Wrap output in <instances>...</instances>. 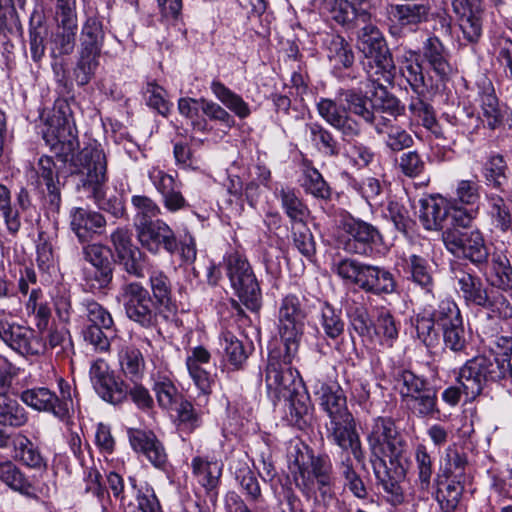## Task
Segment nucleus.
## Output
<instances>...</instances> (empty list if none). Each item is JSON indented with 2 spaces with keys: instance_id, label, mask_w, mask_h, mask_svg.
<instances>
[{
  "instance_id": "nucleus-24",
  "label": "nucleus",
  "mask_w": 512,
  "mask_h": 512,
  "mask_svg": "<svg viewBox=\"0 0 512 512\" xmlns=\"http://www.w3.org/2000/svg\"><path fill=\"white\" fill-rule=\"evenodd\" d=\"M121 291L122 302L128 319L141 328H155L162 313L153 302L150 291L139 281L125 283Z\"/></svg>"
},
{
  "instance_id": "nucleus-55",
  "label": "nucleus",
  "mask_w": 512,
  "mask_h": 512,
  "mask_svg": "<svg viewBox=\"0 0 512 512\" xmlns=\"http://www.w3.org/2000/svg\"><path fill=\"white\" fill-rule=\"evenodd\" d=\"M353 456L349 453L341 456V461L338 463L340 475L344 480V487L358 499H366L369 495L364 480L356 471L353 464Z\"/></svg>"
},
{
  "instance_id": "nucleus-5",
  "label": "nucleus",
  "mask_w": 512,
  "mask_h": 512,
  "mask_svg": "<svg viewBox=\"0 0 512 512\" xmlns=\"http://www.w3.org/2000/svg\"><path fill=\"white\" fill-rule=\"evenodd\" d=\"M294 359L267 360L264 376L268 397L276 407L283 401V421L301 431L311 423L314 406Z\"/></svg>"
},
{
  "instance_id": "nucleus-3",
  "label": "nucleus",
  "mask_w": 512,
  "mask_h": 512,
  "mask_svg": "<svg viewBox=\"0 0 512 512\" xmlns=\"http://www.w3.org/2000/svg\"><path fill=\"white\" fill-rule=\"evenodd\" d=\"M410 323L416 338L427 349L438 347L442 341L443 350L462 354L470 344L463 313L452 296L418 307Z\"/></svg>"
},
{
  "instance_id": "nucleus-54",
  "label": "nucleus",
  "mask_w": 512,
  "mask_h": 512,
  "mask_svg": "<svg viewBox=\"0 0 512 512\" xmlns=\"http://www.w3.org/2000/svg\"><path fill=\"white\" fill-rule=\"evenodd\" d=\"M468 465V456L465 452L454 450L448 452L445 458L444 466H441L434 479V485L438 486L441 492V486L445 485L449 478L466 479V466Z\"/></svg>"
},
{
  "instance_id": "nucleus-40",
  "label": "nucleus",
  "mask_w": 512,
  "mask_h": 512,
  "mask_svg": "<svg viewBox=\"0 0 512 512\" xmlns=\"http://www.w3.org/2000/svg\"><path fill=\"white\" fill-rule=\"evenodd\" d=\"M220 347L223 351V362L232 370L243 368L249 355L254 350L251 341L243 342L231 331H224L219 337Z\"/></svg>"
},
{
  "instance_id": "nucleus-61",
  "label": "nucleus",
  "mask_w": 512,
  "mask_h": 512,
  "mask_svg": "<svg viewBox=\"0 0 512 512\" xmlns=\"http://www.w3.org/2000/svg\"><path fill=\"white\" fill-rule=\"evenodd\" d=\"M342 175L346 178L347 188L368 203L375 201L383 192V183L376 177L369 176L359 180L348 172H344Z\"/></svg>"
},
{
  "instance_id": "nucleus-2",
  "label": "nucleus",
  "mask_w": 512,
  "mask_h": 512,
  "mask_svg": "<svg viewBox=\"0 0 512 512\" xmlns=\"http://www.w3.org/2000/svg\"><path fill=\"white\" fill-rule=\"evenodd\" d=\"M366 441L377 484L388 494L402 495L400 483L405 480L412 460L408 440L396 420L390 416L374 418Z\"/></svg>"
},
{
  "instance_id": "nucleus-48",
  "label": "nucleus",
  "mask_w": 512,
  "mask_h": 512,
  "mask_svg": "<svg viewBox=\"0 0 512 512\" xmlns=\"http://www.w3.org/2000/svg\"><path fill=\"white\" fill-rule=\"evenodd\" d=\"M306 130L309 131L311 145L319 154L327 158L340 156L342 145L332 131L317 121L306 123Z\"/></svg>"
},
{
  "instance_id": "nucleus-22",
  "label": "nucleus",
  "mask_w": 512,
  "mask_h": 512,
  "mask_svg": "<svg viewBox=\"0 0 512 512\" xmlns=\"http://www.w3.org/2000/svg\"><path fill=\"white\" fill-rule=\"evenodd\" d=\"M473 91L483 128L491 131L512 130V109L500 102L492 81L486 76L480 77L475 82Z\"/></svg>"
},
{
  "instance_id": "nucleus-45",
  "label": "nucleus",
  "mask_w": 512,
  "mask_h": 512,
  "mask_svg": "<svg viewBox=\"0 0 512 512\" xmlns=\"http://www.w3.org/2000/svg\"><path fill=\"white\" fill-rule=\"evenodd\" d=\"M400 327V322L390 309L385 306L378 307L369 341L377 340L381 345L392 347L399 337Z\"/></svg>"
},
{
  "instance_id": "nucleus-14",
  "label": "nucleus",
  "mask_w": 512,
  "mask_h": 512,
  "mask_svg": "<svg viewBox=\"0 0 512 512\" xmlns=\"http://www.w3.org/2000/svg\"><path fill=\"white\" fill-rule=\"evenodd\" d=\"M135 230L142 248L152 254L167 253L172 256L180 253L182 261L187 264L194 263L197 258L195 237L186 232L178 239L174 230L162 219L156 218Z\"/></svg>"
},
{
  "instance_id": "nucleus-58",
  "label": "nucleus",
  "mask_w": 512,
  "mask_h": 512,
  "mask_svg": "<svg viewBox=\"0 0 512 512\" xmlns=\"http://www.w3.org/2000/svg\"><path fill=\"white\" fill-rule=\"evenodd\" d=\"M438 392L439 388L428 391L425 395L415 399H409V402L406 403L408 410L419 419H438L441 414L438 406Z\"/></svg>"
},
{
  "instance_id": "nucleus-47",
  "label": "nucleus",
  "mask_w": 512,
  "mask_h": 512,
  "mask_svg": "<svg viewBox=\"0 0 512 512\" xmlns=\"http://www.w3.org/2000/svg\"><path fill=\"white\" fill-rule=\"evenodd\" d=\"M317 317L325 338L338 343L346 330L342 308L336 307L329 301H323L320 303Z\"/></svg>"
},
{
  "instance_id": "nucleus-41",
  "label": "nucleus",
  "mask_w": 512,
  "mask_h": 512,
  "mask_svg": "<svg viewBox=\"0 0 512 512\" xmlns=\"http://www.w3.org/2000/svg\"><path fill=\"white\" fill-rule=\"evenodd\" d=\"M345 314L348 320V323H346L347 331L354 346L355 335L362 340L371 339L375 316L371 315L366 304L353 302L345 307Z\"/></svg>"
},
{
  "instance_id": "nucleus-21",
  "label": "nucleus",
  "mask_w": 512,
  "mask_h": 512,
  "mask_svg": "<svg viewBox=\"0 0 512 512\" xmlns=\"http://www.w3.org/2000/svg\"><path fill=\"white\" fill-rule=\"evenodd\" d=\"M357 48L362 54L363 69L369 77L377 76L373 81L394 80L397 66L385 37L377 28L372 27L370 33H364L358 40Z\"/></svg>"
},
{
  "instance_id": "nucleus-30",
  "label": "nucleus",
  "mask_w": 512,
  "mask_h": 512,
  "mask_svg": "<svg viewBox=\"0 0 512 512\" xmlns=\"http://www.w3.org/2000/svg\"><path fill=\"white\" fill-rule=\"evenodd\" d=\"M70 230L82 246L92 245L91 242L106 230V219L98 211L90 208L74 207L70 210Z\"/></svg>"
},
{
  "instance_id": "nucleus-4",
  "label": "nucleus",
  "mask_w": 512,
  "mask_h": 512,
  "mask_svg": "<svg viewBox=\"0 0 512 512\" xmlns=\"http://www.w3.org/2000/svg\"><path fill=\"white\" fill-rule=\"evenodd\" d=\"M398 64L403 78L419 95L444 91L457 72L450 50L435 34L428 36L418 49L404 50Z\"/></svg>"
},
{
  "instance_id": "nucleus-17",
  "label": "nucleus",
  "mask_w": 512,
  "mask_h": 512,
  "mask_svg": "<svg viewBox=\"0 0 512 512\" xmlns=\"http://www.w3.org/2000/svg\"><path fill=\"white\" fill-rule=\"evenodd\" d=\"M503 361L491 359L484 354L468 360L456 372V383L463 386L464 395L469 402L480 396H489L493 384L504 380Z\"/></svg>"
},
{
  "instance_id": "nucleus-15",
  "label": "nucleus",
  "mask_w": 512,
  "mask_h": 512,
  "mask_svg": "<svg viewBox=\"0 0 512 512\" xmlns=\"http://www.w3.org/2000/svg\"><path fill=\"white\" fill-rule=\"evenodd\" d=\"M343 232L339 239L341 248L351 255L380 258L388 250L385 238L378 226L346 212L340 219Z\"/></svg>"
},
{
  "instance_id": "nucleus-34",
  "label": "nucleus",
  "mask_w": 512,
  "mask_h": 512,
  "mask_svg": "<svg viewBox=\"0 0 512 512\" xmlns=\"http://www.w3.org/2000/svg\"><path fill=\"white\" fill-rule=\"evenodd\" d=\"M128 482L133 499L120 505L123 512H163L155 490L149 483H139L135 476H129Z\"/></svg>"
},
{
  "instance_id": "nucleus-25",
  "label": "nucleus",
  "mask_w": 512,
  "mask_h": 512,
  "mask_svg": "<svg viewBox=\"0 0 512 512\" xmlns=\"http://www.w3.org/2000/svg\"><path fill=\"white\" fill-rule=\"evenodd\" d=\"M373 0H321L320 9L341 27L351 29L372 19Z\"/></svg>"
},
{
  "instance_id": "nucleus-8",
  "label": "nucleus",
  "mask_w": 512,
  "mask_h": 512,
  "mask_svg": "<svg viewBox=\"0 0 512 512\" xmlns=\"http://www.w3.org/2000/svg\"><path fill=\"white\" fill-rule=\"evenodd\" d=\"M371 81L358 87L342 89L340 96L343 103L321 97L316 104L318 114L331 127L336 129L343 141H351L363 133V124L376 126L374 113V96Z\"/></svg>"
},
{
  "instance_id": "nucleus-29",
  "label": "nucleus",
  "mask_w": 512,
  "mask_h": 512,
  "mask_svg": "<svg viewBox=\"0 0 512 512\" xmlns=\"http://www.w3.org/2000/svg\"><path fill=\"white\" fill-rule=\"evenodd\" d=\"M310 386L320 411L327 418L349 410L347 395L336 379L315 377L310 380Z\"/></svg>"
},
{
  "instance_id": "nucleus-57",
  "label": "nucleus",
  "mask_w": 512,
  "mask_h": 512,
  "mask_svg": "<svg viewBox=\"0 0 512 512\" xmlns=\"http://www.w3.org/2000/svg\"><path fill=\"white\" fill-rule=\"evenodd\" d=\"M290 232L294 248L308 260L314 258L316 256V241L307 220L290 225Z\"/></svg>"
},
{
  "instance_id": "nucleus-18",
  "label": "nucleus",
  "mask_w": 512,
  "mask_h": 512,
  "mask_svg": "<svg viewBox=\"0 0 512 512\" xmlns=\"http://www.w3.org/2000/svg\"><path fill=\"white\" fill-rule=\"evenodd\" d=\"M443 244L454 260L466 262L478 271L486 267L493 252L498 249L479 228L470 225L457 226L453 231H447L443 236Z\"/></svg>"
},
{
  "instance_id": "nucleus-51",
  "label": "nucleus",
  "mask_w": 512,
  "mask_h": 512,
  "mask_svg": "<svg viewBox=\"0 0 512 512\" xmlns=\"http://www.w3.org/2000/svg\"><path fill=\"white\" fill-rule=\"evenodd\" d=\"M170 411L174 412V424L181 432L191 434L203 425V412L196 409L186 396L180 397Z\"/></svg>"
},
{
  "instance_id": "nucleus-20",
  "label": "nucleus",
  "mask_w": 512,
  "mask_h": 512,
  "mask_svg": "<svg viewBox=\"0 0 512 512\" xmlns=\"http://www.w3.org/2000/svg\"><path fill=\"white\" fill-rule=\"evenodd\" d=\"M104 37L103 23L99 17L88 16L81 29L78 60L73 70L78 86L87 85L95 75Z\"/></svg>"
},
{
  "instance_id": "nucleus-39",
  "label": "nucleus",
  "mask_w": 512,
  "mask_h": 512,
  "mask_svg": "<svg viewBox=\"0 0 512 512\" xmlns=\"http://www.w3.org/2000/svg\"><path fill=\"white\" fill-rule=\"evenodd\" d=\"M430 7L423 3L388 4L386 14L395 27L417 26L428 21Z\"/></svg>"
},
{
  "instance_id": "nucleus-56",
  "label": "nucleus",
  "mask_w": 512,
  "mask_h": 512,
  "mask_svg": "<svg viewBox=\"0 0 512 512\" xmlns=\"http://www.w3.org/2000/svg\"><path fill=\"white\" fill-rule=\"evenodd\" d=\"M0 480L11 489L28 497L36 496V489L11 461L0 462Z\"/></svg>"
},
{
  "instance_id": "nucleus-23",
  "label": "nucleus",
  "mask_w": 512,
  "mask_h": 512,
  "mask_svg": "<svg viewBox=\"0 0 512 512\" xmlns=\"http://www.w3.org/2000/svg\"><path fill=\"white\" fill-rule=\"evenodd\" d=\"M325 429L328 442L341 449V456L349 453L366 469V452L357 430V420L350 410L328 418Z\"/></svg>"
},
{
  "instance_id": "nucleus-28",
  "label": "nucleus",
  "mask_w": 512,
  "mask_h": 512,
  "mask_svg": "<svg viewBox=\"0 0 512 512\" xmlns=\"http://www.w3.org/2000/svg\"><path fill=\"white\" fill-rule=\"evenodd\" d=\"M452 7L465 44L477 45L483 36L484 1L452 0Z\"/></svg>"
},
{
  "instance_id": "nucleus-42",
  "label": "nucleus",
  "mask_w": 512,
  "mask_h": 512,
  "mask_svg": "<svg viewBox=\"0 0 512 512\" xmlns=\"http://www.w3.org/2000/svg\"><path fill=\"white\" fill-rule=\"evenodd\" d=\"M403 270L409 281L419 286L425 293H432L435 287V279L427 257L415 253L404 257Z\"/></svg>"
},
{
  "instance_id": "nucleus-10",
  "label": "nucleus",
  "mask_w": 512,
  "mask_h": 512,
  "mask_svg": "<svg viewBox=\"0 0 512 512\" xmlns=\"http://www.w3.org/2000/svg\"><path fill=\"white\" fill-rule=\"evenodd\" d=\"M89 377L97 396L110 405L116 407L132 403L143 412L154 407L152 395L141 382L129 381L102 358L91 363Z\"/></svg>"
},
{
  "instance_id": "nucleus-33",
  "label": "nucleus",
  "mask_w": 512,
  "mask_h": 512,
  "mask_svg": "<svg viewBox=\"0 0 512 512\" xmlns=\"http://www.w3.org/2000/svg\"><path fill=\"white\" fill-rule=\"evenodd\" d=\"M390 376L393 382L401 385L399 395L405 403L438 388L426 376L418 375L403 365L393 367Z\"/></svg>"
},
{
  "instance_id": "nucleus-37",
  "label": "nucleus",
  "mask_w": 512,
  "mask_h": 512,
  "mask_svg": "<svg viewBox=\"0 0 512 512\" xmlns=\"http://www.w3.org/2000/svg\"><path fill=\"white\" fill-rule=\"evenodd\" d=\"M485 199L493 227L502 234L512 232V195L489 192Z\"/></svg>"
},
{
  "instance_id": "nucleus-44",
  "label": "nucleus",
  "mask_w": 512,
  "mask_h": 512,
  "mask_svg": "<svg viewBox=\"0 0 512 512\" xmlns=\"http://www.w3.org/2000/svg\"><path fill=\"white\" fill-rule=\"evenodd\" d=\"M3 342L22 355H38L44 350V344L33 329L16 323Z\"/></svg>"
},
{
  "instance_id": "nucleus-36",
  "label": "nucleus",
  "mask_w": 512,
  "mask_h": 512,
  "mask_svg": "<svg viewBox=\"0 0 512 512\" xmlns=\"http://www.w3.org/2000/svg\"><path fill=\"white\" fill-rule=\"evenodd\" d=\"M303 182L301 187L307 195L312 196L321 205H328L332 201L333 189L325 180L322 173L314 166L313 161L304 157L302 159Z\"/></svg>"
},
{
  "instance_id": "nucleus-31",
  "label": "nucleus",
  "mask_w": 512,
  "mask_h": 512,
  "mask_svg": "<svg viewBox=\"0 0 512 512\" xmlns=\"http://www.w3.org/2000/svg\"><path fill=\"white\" fill-rule=\"evenodd\" d=\"M479 272L483 274L486 282L496 291L512 292V265L507 256L506 249L498 248L488 260L484 269Z\"/></svg>"
},
{
  "instance_id": "nucleus-52",
  "label": "nucleus",
  "mask_w": 512,
  "mask_h": 512,
  "mask_svg": "<svg viewBox=\"0 0 512 512\" xmlns=\"http://www.w3.org/2000/svg\"><path fill=\"white\" fill-rule=\"evenodd\" d=\"M374 96V113L381 112L387 114L394 119L405 115L406 106L402 101L388 90L386 86L379 81H371Z\"/></svg>"
},
{
  "instance_id": "nucleus-62",
  "label": "nucleus",
  "mask_w": 512,
  "mask_h": 512,
  "mask_svg": "<svg viewBox=\"0 0 512 512\" xmlns=\"http://www.w3.org/2000/svg\"><path fill=\"white\" fill-rule=\"evenodd\" d=\"M414 459L421 489H429L435 472V457L424 443H418L414 450Z\"/></svg>"
},
{
  "instance_id": "nucleus-60",
  "label": "nucleus",
  "mask_w": 512,
  "mask_h": 512,
  "mask_svg": "<svg viewBox=\"0 0 512 512\" xmlns=\"http://www.w3.org/2000/svg\"><path fill=\"white\" fill-rule=\"evenodd\" d=\"M464 489L465 479L449 478L448 482L441 486V492H439V489L436 491V500L440 504L441 509L444 512H455L463 496Z\"/></svg>"
},
{
  "instance_id": "nucleus-59",
  "label": "nucleus",
  "mask_w": 512,
  "mask_h": 512,
  "mask_svg": "<svg viewBox=\"0 0 512 512\" xmlns=\"http://www.w3.org/2000/svg\"><path fill=\"white\" fill-rule=\"evenodd\" d=\"M146 105L157 114L168 117L173 108V103L168 98L167 90L156 80L148 81L144 90Z\"/></svg>"
},
{
  "instance_id": "nucleus-1",
  "label": "nucleus",
  "mask_w": 512,
  "mask_h": 512,
  "mask_svg": "<svg viewBox=\"0 0 512 512\" xmlns=\"http://www.w3.org/2000/svg\"><path fill=\"white\" fill-rule=\"evenodd\" d=\"M66 108V185H72L76 192H83L87 198L94 200L100 210L114 218L124 217V196H105V184L108 181L107 161L100 143L87 134L82 140L79 139L74 117L67 104Z\"/></svg>"
},
{
  "instance_id": "nucleus-35",
  "label": "nucleus",
  "mask_w": 512,
  "mask_h": 512,
  "mask_svg": "<svg viewBox=\"0 0 512 512\" xmlns=\"http://www.w3.org/2000/svg\"><path fill=\"white\" fill-rule=\"evenodd\" d=\"M327 58L332 68L331 73L336 78L349 76L347 71L352 70L355 64V54L352 46L340 35H334L326 47Z\"/></svg>"
},
{
  "instance_id": "nucleus-9",
  "label": "nucleus",
  "mask_w": 512,
  "mask_h": 512,
  "mask_svg": "<svg viewBox=\"0 0 512 512\" xmlns=\"http://www.w3.org/2000/svg\"><path fill=\"white\" fill-rule=\"evenodd\" d=\"M287 458L295 485L305 497L318 493L324 502L336 497L337 476L328 454H316L312 447L298 442L289 448Z\"/></svg>"
},
{
  "instance_id": "nucleus-16",
  "label": "nucleus",
  "mask_w": 512,
  "mask_h": 512,
  "mask_svg": "<svg viewBox=\"0 0 512 512\" xmlns=\"http://www.w3.org/2000/svg\"><path fill=\"white\" fill-rule=\"evenodd\" d=\"M223 266L233 295L253 314H259L263 307L260 281L246 254L239 250L226 252Z\"/></svg>"
},
{
  "instance_id": "nucleus-46",
  "label": "nucleus",
  "mask_w": 512,
  "mask_h": 512,
  "mask_svg": "<svg viewBox=\"0 0 512 512\" xmlns=\"http://www.w3.org/2000/svg\"><path fill=\"white\" fill-rule=\"evenodd\" d=\"M40 176L43 179L47 190L48 209L57 214L61 209V188L59 181V168L53 160V156H43L39 161Z\"/></svg>"
},
{
  "instance_id": "nucleus-43",
  "label": "nucleus",
  "mask_w": 512,
  "mask_h": 512,
  "mask_svg": "<svg viewBox=\"0 0 512 512\" xmlns=\"http://www.w3.org/2000/svg\"><path fill=\"white\" fill-rule=\"evenodd\" d=\"M149 286L152 300L165 318L168 314H175L178 310L173 296L170 278L163 271H152L149 276Z\"/></svg>"
},
{
  "instance_id": "nucleus-32",
  "label": "nucleus",
  "mask_w": 512,
  "mask_h": 512,
  "mask_svg": "<svg viewBox=\"0 0 512 512\" xmlns=\"http://www.w3.org/2000/svg\"><path fill=\"white\" fill-rule=\"evenodd\" d=\"M480 174L491 192L507 193L510 169L503 154L496 151L488 153L481 163Z\"/></svg>"
},
{
  "instance_id": "nucleus-11",
  "label": "nucleus",
  "mask_w": 512,
  "mask_h": 512,
  "mask_svg": "<svg viewBox=\"0 0 512 512\" xmlns=\"http://www.w3.org/2000/svg\"><path fill=\"white\" fill-rule=\"evenodd\" d=\"M448 272L456 282L457 291L467 306L480 307L487 311V319L494 321L512 317V305L501 292L489 288L468 263L449 260Z\"/></svg>"
},
{
  "instance_id": "nucleus-49",
  "label": "nucleus",
  "mask_w": 512,
  "mask_h": 512,
  "mask_svg": "<svg viewBox=\"0 0 512 512\" xmlns=\"http://www.w3.org/2000/svg\"><path fill=\"white\" fill-rule=\"evenodd\" d=\"M22 401L36 410L52 412L59 419L64 417V407L59 398L49 389L33 388L22 392Z\"/></svg>"
},
{
  "instance_id": "nucleus-27",
  "label": "nucleus",
  "mask_w": 512,
  "mask_h": 512,
  "mask_svg": "<svg viewBox=\"0 0 512 512\" xmlns=\"http://www.w3.org/2000/svg\"><path fill=\"white\" fill-rule=\"evenodd\" d=\"M192 476L204 490V495L213 508L218 505L224 464L209 455H197L190 463Z\"/></svg>"
},
{
  "instance_id": "nucleus-12",
  "label": "nucleus",
  "mask_w": 512,
  "mask_h": 512,
  "mask_svg": "<svg viewBox=\"0 0 512 512\" xmlns=\"http://www.w3.org/2000/svg\"><path fill=\"white\" fill-rule=\"evenodd\" d=\"M303 299L296 293H287L280 299L276 323L279 337L268 341L267 360H290L298 356L308 317Z\"/></svg>"
},
{
  "instance_id": "nucleus-64",
  "label": "nucleus",
  "mask_w": 512,
  "mask_h": 512,
  "mask_svg": "<svg viewBox=\"0 0 512 512\" xmlns=\"http://www.w3.org/2000/svg\"><path fill=\"white\" fill-rule=\"evenodd\" d=\"M481 185L475 180H459L456 186V198L462 210L475 209V217L479 213Z\"/></svg>"
},
{
  "instance_id": "nucleus-7",
  "label": "nucleus",
  "mask_w": 512,
  "mask_h": 512,
  "mask_svg": "<svg viewBox=\"0 0 512 512\" xmlns=\"http://www.w3.org/2000/svg\"><path fill=\"white\" fill-rule=\"evenodd\" d=\"M210 90L223 106L205 97H181L178 99V111L181 116L191 121L194 131L209 133L212 130L209 122L217 123L227 130L234 128L236 120L226 109L239 119H246L251 115V108L243 97L219 79L211 81Z\"/></svg>"
},
{
  "instance_id": "nucleus-53",
  "label": "nucleus",
  "mask_w": 512,
  "mask_h": 512,
  "mask_svg": "<svg viewBox=\"0 0 512 512\" xmlns=\"http://www.w3.org/2000/svg\"><path fill=\"white\" fill-rule=\"evenodd\" d=\"M383 218L390 221L401 234L408 236L413 230L415 221L410 217L405 204L396 196H388L382 209Z\"/></svg>"
},
{
  "instance_id": "nucleus-38",
  "label": "nucleus",
  "mask_w": 512,
  "mask_h": 512,
  "mask_svg": "<svg viewBox=\"0 0 512 512\" xmlns=\"http://www.w3.org/2000/svg\"><path fill=\"white\" fill-rule=\"evenodd\" d=\"M275 198L280 202L283 213L289 220L290 225L306 221L310 215V209L300 191L289 185H281L274 191Z\"/></svg>"
},
{
  "instance_id": "nucleus-19",
  "label": "nucleus",
  "mask_w": 512,
  "mask_h": 512,
  "mask_svg": "<svg viewBox=\"0 0 512 512\" xmlns=\"http://www.w3.org/2000/svg\"><path fill=\"white\" fill-rule=\"evenodd\" d=\"M419 219L427 230H440L442 237L457 226H468L475 219V209L462 210L457 200L428 195L419 200Z\"/></svg>"
},
{
  "instance_id": "nucleus-63",
  "label": "nucleus",
  "mask_w": 512,
  "mask_h": 512,
  "mask_svg": "<svg viewBox=\"0 0 512 512\" xmlns=\"http://www.w3.org/2000/svg\"><path fill=\"white\" fill-rule=\"evenodd\" d=\"M64 122L60 115L54 114L49 122L47 129L43 133L46 144L54 153L57 162L64 164Z\"/></svg>"
},
{
  "instance_id": "nucleus-13",
  "label": "nucleus",
  "mask_w": 512,
  "mask_h": 512,
  "mask_svg": "<svg viewBox=\"0 0 512 512\" xmlns=\"http://www.w3.org/2000/svg\"><path fill=\"white\" fill-rule=\"evenodd\" d=\"M333 271L345 283L367 295L384 299L399 293L397 276L389 266L345 256L334 264Z\"/></svg>"
},
{
  "instance_id": "nucleus-50",
  "label": "nucleus",
  "mask_w": 512,
  "mask_h": 512,
  "mask_svg": "<svg viewBox=\"0 0 512 512\" xmlns=\"http://www.w3.org/2000/svg\"><path fill=\"white\" fill-rule=\"evenodd\" d=\"M234 478L239 486L240 492L245 496L243 498L249 503H260L263 501V494L258 474L245 461H239L235 471Z\"/></svg>"
},
{
  "instance_id": "nucleus-26",
  "label": "nucleus",
  "mask_w": 512,
  "mask_h": 512,
  "mask_svg": "<svg viewBox=\"0 0 512 512\" xmlns=\"http://www.w3.org/2000/svg\"><path fill=\"white\" fill-rule=\"evenodd\" d=\"M127 437L134 453L144 457L155 469L163 473L170 471L172 466L165 445L153 430L130 427Z\"/></svg>"
},
{
  "instance_id": "nucleus-6",
  "label": "nucleus",
  "mask_w": 512,
  "mask_h": 512,
  "mask_svg": "<svg viewBox=\"0 0 512 512\" xmlns=\"http://www.w3.org/2000/svg\"><path fill=\"white\" fill-rule=\"evenodd\" d=\"M111 242L116 258L106 245L93 243L83 247L85 259L91 264V268L84 271L85 286L92 291L109 286L117 263L130 275L142 276L144 253L133 243L131 233L117 228L111 234Z\"/></svg>"
}]
</instances>
